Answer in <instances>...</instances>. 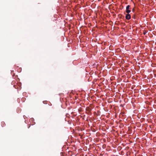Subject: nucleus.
<instances>
[{"label": "nucleus", "instance_id": "nucleus-1", "mask_svg": "<svg viewBox=\"0 0 156 156\" xmlns=\"http://www.w3.org/2000/svg\"><path fill=\"white\" fill-rule=\"evenodd\" d=\"M126 18L127 20H129L131 18V16L129 14H127L126 16Z\"/></svg>", "mask_w": 156, "mask_h": 156}, {"label": "nucleus", "instance_id": "nucleus-2", "mask_svg": "<svg viewBox=\"0 0 156 156\" xmlns=\"http://www.w3.org/2000/svg\"><path fill=\"white\" fill-rule=\"evenodd\" d=\"M132 18H133V19H136V16L135 14H134L132 16Z\"/></svg>", "mask_w": 156, "mask_h": 156}, {"label": "nucleus", "instance_id": "nucleus-3", "mask_svg": "<svg viewBox=\"0 0 156 156\" xmlns=\"http://www.w3.org/2000/svg\"><path fill=\"white\" fill-rule=\"evenodd\" d=\"M130 6L129 5H128L126 7V10H129V9H130Z\"/></svg>", "mask_w": 156, "mask_h": 156}, {"label": "nucleus", "instance_id": "nucleus-4", "mask_svg": "<svg viewBox=\"0 0 156 156\" xmlns=\"http://www.w3.org/2000/svg\"><path fill=\"white\" fill-rule=\"evenodd\" d=\"M130 12V10H126V12L128 13L129 14Z\"/></svg>", "mask_w": 156, "mask_h": 156}, {"label": "nucleus", "instance_id": "nucleus-5", "mask_svg": "<svg viewBox=\"0 0 156 156\" xmlns=\"http://www.w3.org/2000/svg\"><path fill=\"white\" fill-rule=\"evenodd\" d=\"M43 103L44 104H47V101H43Z\"/></svg>", "mask_w": 156, "mask_h": 156}, {"label": "nucleus", "instance_id": "nucleus-6", "mask_svg": "<svg viewBox=\"0 0 156 156\" xmlns=\"http://www.w3.org/2000/svg\"><path fill=\"white\" fill-rule=\"evenodd\" d=\"M4 124H5V123L4 122H2V126H4Z\"/></svg>", "mask_w": 156, "mask_h": 156}, {"label": "nucleus", "instance_id": "nucleus-7", "mask_svg": "<svg viewBox=\"0 0 156 156\" xmlns=\"http://www.w3.org/2000/svg\"><path fill=\"white\" fill-rule=\"evenodd\" d=\"M88 109L87 110V111H90L91 110V109L89 108H88Z\"/></svg>", "mask_w": 156, "mask_h": 156}, {"label": "nucleus", "instance_id": "nucleus-8", "mask_svg": "<svg viewBox=\"0 0 156 156\" xmlns=\"http://www.w3.org/2000/svg\"><path fill=\"white\" fill-rule=\"evenodd\" d=\"M146 34V33H144V35H145V34Z\"/></svg>", "mask_w": 156, "mask_h": 156}, {"label": "nucleus", "instance_id": "nucleus-9", "mask_svg": "<svg viewBox=\"0 0 156 156\" xmlns=\"http://www.w3.org/2000/svg\"><path fill=\"white\" fill-rule=\"evenodd\" d=\"M134 10V9H133V10H132L133 11Z\"/></svg>", "mask_w": 156, "mask_h": 156}]
</instances>
